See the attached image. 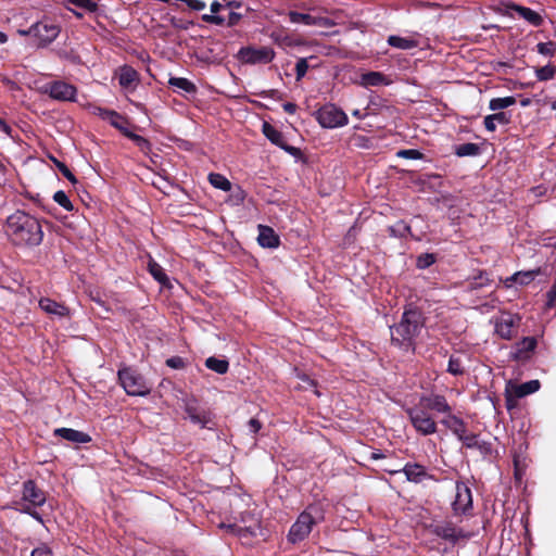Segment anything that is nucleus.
<instances>
[{"label": "nucleus", "instance_id": "nucleus-58", "mask_svg": "<svg viewBox=\"0 0 556 556\" xmlns=\"http://www.w3.org/2000/svg\"><path fill=\"white\" fill-rule=\"evenodd\" d=\"M486 282H488V278L481 274L479 277L475 278V282L472 283V287L473 288L482 287V286L486 285Z\"/></svg>", "mask_w": 556, "mask_h": 556}, {"label": "nucleus", "instance_id": "nucleus-2", "mask_svg": "<svg viewBox=\"0 0 556 556\" xmlns=\"http://www.w3.org/2000/svg\"><path fill=\"white\" fill-rule=\"evenodd\" d=\"M425 326L422 313L416 307L405 308L400 323L391 327V340L394 344L409 350L414 345V339Z\"/></svg>", "mask_w": 556, "mask_h": 556}, {"label": "nucleus", "instance_id": "nucleus-26", "mask_svg": "<svg viewBox=\"0 0 556 556\" xmlns=\"http://www.w3.org/2000/svg\"><path fill=\"white\" fill-rule=\"evenodd\" d=\"M539 274L538 270L517 271L514 275L505 278L503 281L506 288L513 287L515 283L525 286L529 285L535 276Z\"/></svg>", "mask_w": 556, "mask_h": 556}, {"label": "nucleus", "instance_id": "nucleus-41", "mask_svg": "<svg viewBox=\"0 0 556 556\" xmlns=\"http://www.w3.org/2000/svg\"><path fill=\"white\" fill-rule=\"evenodd\" d=\"M53 200L60 205L62 206L64 210L71 212L73 211L74 206L70 200V198L67 197V194L62 191V190H59L54 193L53 195Z\"/></svg>", "mask_w": 556, "mask_h": 556}, {"label": "nucleus", "instance_id": "nucleus-37", "mask_svg": "<svg viewBox=\"0 0 556 556\" xmlns=\"http://www.w3.org/2000/svg\"><path fill=\"white\" fill-rule=\"evenodd\" d=\"M222 8V4L217 1H214L211 4V12L213 14H204L202 16V20L206 23L215 24V25H223L226 21L222 16L215 15Z\"/></svg>", "mask_w": 556, "mask_h": 556}, {"label": "nucleus", "instance_id": "nucleus-9", "mask_svg": "<svg viewBox=\"0 0 556 556\" xmlns=\"http://www.w3.org/2000/svg\"><path fill=\"white\" fill-rule=\"evenodd\" d=\"M288 16L290 22L293 24H304L307 26H317L324 28L334 26V22L325 16H316L307 13H300L296 11H290Z\"/></svg>", "mask_w": 556, "mask_h": 556}, {"label": "nucleus", "instance_id": "nucleus-45", "mask_svg": "<svg viewBox=\"0 0 556 556\" xmlns=\"http://www.w3.org/2000/svg\"><path fill=\"white\" fill-rule=\"evenodd\" d=\"M308 70V59L301 58L295 65L296 71V80H301L307 73Z\"/></svg>", "mask_w": 556, "mask_h": 556}, {"label": "nucleus", "instance_id": "nucleus-1", "mask_svg": "<svg viewBox=\"0 0 556 556\" xmlns=\"http://www.w3.org/2000/svg\"><path fill=\"white\" fill-rule=\"evenodd\" d=\"M4 231L9 240L16 247H37L43 239L40 222L24 211H15L8 216Z\"/></svg>", "mask_w": 556, "mask_h": 556}, {"label": "nucleus", "instance_id": "nucleus-44", "mask_svg": "<svg viewBox=\"0 0 556 556\" xmlns=\"http://www.w3.org/2000/svg\"><path fill=\"white\" fill-rule=\"evenodd\" d=\"M68 3L88 12H94L98 8L93 0H67Z\"/></svg>", "mask_w": 556, "mask_h": 556}, {"label": "nucleus", "instance_id": "nucleus-31", "mask_svg": "<svg viewBox=\"0 0 556 556\" xmlns=\"http://www.w3.org/2000/svg\"><path fill=\"white\" fill-rule=\"evenodd\" d=\"M168 84L174 89L186 92V93H193L197 91L195 85L193 83H191L189 79L184 78V77H170L168 80Z\"/></svg>", "mask_w": 556, "mask_h": 556}, {"label": "nucleus", "instance_id": "nucleus-33", "mask_svg": "<svg viewBox=\"0 0 556 556\" xmlns=\"http://www.w3.org/2000/svg\"><path fill=\"white\" fill-rule=\"evenodd\" d=\"M205 366L219 375L226 374L229 369V363L227 359L217 358L214 356L207 357L205 359Z\"/></svg>", "mask_w": 556, "mask_h": 556}, {"label": "nucleus", "instance_id": "nucleus-43", "mask_svg": "<svg viewBox=\"0 0 556 556\" xmlns=\"http://www.w3.org/2000/svg\"><path fill=\"white\" fill-rule=\"evenodd\" d=\"M536 51L545 56H553L556 53V43L554 41L539 42Z\"/></svg>", "mask_w": 556, "mask_h": 556}, {"label": "nucleus", "instance_id": "nucleus-64", "mask_svg": "<svg viewBox=\"0 0 556 556\" xmlns=\"http://www.w3.org/2000/svg\"><path fill=\"white\" fill-rule=\"evenodd\" d=\"M0 130L5 134H9L11 130L10 126L2 118H0Z\"/></svg>", "mask_w": 556, "mask_h": 556}, {"label": "nucleus", "instance_id": "nucleus-36", "mask_svg": "<svg viewBox=\"0 0 556 556\" xmlns=\"http://www.w3.org/2000/svg\"><path fill=\"white\" fill-rule=\"evenodd\" d=\"M480 152V148L477 143H463L455 148V153L457 156H475L478 155Z\"/></svg>", "mask_w": 556, "mask_h": 556}, {"label": "nucleus", "instance_id": "nucleus-14", "mask_svg": "<svg viewBox=\"0 0 556 556\" xmlns=\"http://www.w3.org/2000/svg\"><path fill=\"white\" fill-rule=\"evenodd\" d=\"M419 402L428 409L433 410L438 414L447 416L452 413V407L447 403L446 399L440 394L422 395Z\"/></svg>", "mask_w": 556, "mask_h": 556}, {"label": "nucleus", "instance_id": "nucleus-53", "mask_svg": "<svg viewBox=\"0 0 556 556\" xmlns=\"http://www.w3.org/2000/svg\"><path fill=\"white\" fill-rule=\"evenodd\" d=\"M58 168L66 177L72 184H76L77 179L74 174L68 169V167L63 163H58Z\"/></svg>", "mask_w": 556, "mask_h": 556}, {"label": "nucleus", "instance_id": "nucleus-51", "mask_svg": "<svg viewBox=\"0 0 556 556\" xmlns=\"http://www.w3.org/2000/svg\"><path fill=\"white\" fill-rule=\"evenodd\" d=\"M435 258L433 254H424L420 255L417 260V266L419 268H426L434 263Z\"/></svg>", "mask_w": 556, "mask_h": 556}, {"label": "nucleus", "instance_id": "nucleus-59", "mask_svg": "<svg viewBox=\"0 0 556 556\" xmlns=\"http://www.w3.org/2000/svg\"><path fill=\"white\" fill-rule=\"evenodd\" d=\"M283 110L289 113V114H293L295 113L296 111V105L292 102H287L282 105Z\"/></svg>", "mask_w": 556, "mask_h": 556}, {"label": "nucleus", "instance_id": "nucleus-6", "mask_svg": "<svg viewBox=\"0 0 556 556\" xmlns=\"http://www.w3.org/2000/svg\"><path fill=\"white\" fill-rule=\"evenodd\" d=\"M316 118L324 128H337L348 124V115L334 104H326L316 112Z\"/></svg>", "mask_w": 556, "mask_h": 556}, {"label": "nucleus", "instance_id": "nucleus-20", "mask_svg": "<svg viewBox=\"0 0 556 556\" xmlns=\"http://www.w3.org/2000/svg\"><path fill=\"white\" fill-rule=\"evenodd\" d=\"M402 471L404 472L406 479L414 483H420L431 478L427 469L422 465L416 463L406 464Z\"/></svg>", "mask_w": 556, "mask_h": 556}, {"label": "nucleus", "instance_id": "nucleus-32", "mask_svg": "<svg viewBox=\"0 0 556 556\" xmlns=\"http://www.w3.org/2000/svg\"><path fill=\"white\" fill-rule=\"evenodd\" d=\"M388 43L391 47H394V48H397L401 50H409V49L416 48L418 46V42L415 39L400 37V36H395V35H392L388 38Z\"/></svg>", "mask_w": 556, "mask_h": 556}, {"label": "nucleus", "instance_id": "nucleus-57", "mask_svg": "<svg viewBox=\"0 0 556 556\" xmlns=\"http://www.w3.org/2000/svg\"><path fill=\"white\" fill-rule=\"evenodd\" d=\"M249 428L251 432L256 433L261 429V422L257 419L252 418L249 421Z\"/></svg>", "mask_w": 556, "mask_h": 556}, {"label": "nucleus", "instance_id": "nucleus-63", "mask_svg": "<svg viewBox=\"0 0 556 556\" xmlns=\"http://www.w3.org/2000/svg\"><path fill=\"white\" fill-rule=\"evenodd\" d=\"M24 511L28 513L31 517H34L36 520L42 522L41 516L37 511H30V507H27L24 509Z\"/></svg>", "mask_w": 556, "mask_h": 556}, {"label": "nucleus", "instance_id": "nucleus-56", "mask_svg": "<svg viewBox=\"0 0 556 556\" xmlns=\"http://www.w3.org/2000/svg\"><path fill=\"white\" fill-rule=\"evenodd\" d=\"M241 18V14L239 13H236V12H231L228 16V20H227V25L228 26H235L238 24V22L240 21Z\"/></svg>", "mask_w": 556, "mask_h": 556}, {"label": "nucleus", "instance_id": "nucleus-17", "mask_svg": "<svg viewBox=\"0 0 556 556\" xmlns=\"http://www.w3.org/2000/svg\"><path fill=\"white\" fill-rule=\"evenodd\" d=\"M262 130L264 136L275 146L283 149L290 154H295L298 151L296 148L288 146L285 139V136L281 131L276 129L274 126H271L269 123L264 122L262 126Z\"/></svg>", "mask_w": 556, "mask_h": 556}, {"label": "nucleus", "instance_id": "nucleus-62", "mask_svg": "<svg viewBox=\"0 0 556 556\" xmlns=\"http://www.w3.org/2000/svg\"><path fill=\"white\" fill-rule=\"evenodd\" d=\"M18 34L21 36H34L35 37V31H33V26H30L28 29H20Z\"/></svg>", "mask_w": 556, "mask_h": 556}, {"label": "nucleus", "instance_id": "nucleus-10", "mask_svg": "<svg viewBox=\"0 0 556 556\" xmlns=\"http://www.w3.org/2000/svg\"><path fill=\"white\" fill-rule=\"evenodd\" d=\"M519 317L510 313H502L494 319L495 332L505 340L514 336V328L519 324Z\"/></svg>", "mask_w": 556, "mask_h": 556}, {"label": "nucleus", "instance_id": "nucleus-16", "mask_svg": "<svg viewBox=\"0 0 556 556\" xmlns=\"http://www.w3.org/2000/svg\"><path fill=\"white\" fill-rule=\"evenodd\" d=\"M185 412L188 418L195 425L202 428L206 427L210 422V416L204 410L199 409L197 401L193 397H187L184 400Z\"/></svg>", "mask_w": 556, "mask_h": 556}, {"label": "nucleus", "instance_id": "nucleus-48", "mask_svg": "<svg viewBox=\"0 0 556 556\" xmlns=\"http://www.w3.org/2000/svg\"><path fill=\"white\" fill-rule=\"evenodd\" d=\"M397 156L404 159L419 160L422 157V154L418 150L408 149L399 151Z\"/></svg>", "mask_w": 556, "mask_h": 556}, {"label": "nucleus", "instance_id": "nucleus-54", "mask_svg": "<svg viewBox=\"0 0 556 556\" xmlns=\"http://www.w3.org/2000/svg\"><path fill=\"white\" fill-rule=\"evenodd\" d=\"M184 2L194 11H202L206 7L205 2L202 0H184Z\"/></svg>", "mask_w": 556, "mask_h": 556}, {"label": "nucleus", "instance_id": "nucleus-18", "mask_svg": "<svg viewBox=\"0 0 556 556\" xmlns=\"http://www.w3.org/2000/svg\"><path fill=\"white\" fill-rule=\"evenodd\" d=\"M23 501L27 502L33 507H37L45 504L46 496L33 480H28L23 484Z\"/></svg>", "mask_w": 556, "mask_h": 556}, {"label": "nucleus", "instance_id": "nucleus-52", "mask_svg": "<svg viewBox=\"0 0 556 556\" xmlns=\"http://www.w3.org/2000/svg\"><path fill=\"white\" fill-rule=\"evenodd\" d=\"M391 231L403 237L410 231V228L405 223L400 222L395 226L391 227Z\"/></svg>", "mask_w": 556, "mask_h": 556}, {"label": "nucleus", "instance_id": "nucleus-15", "mask_svg": "<svg viewBox=\"0 0 556 556\" xmlns=\"http://www.w3.org/2000/svg\"><path fill=\"white\" fill-rule=\"evenodd\" d=\"M48 93L51 98L59 101H74L77 90L71 84L54 81L48 87Z\"/></svg>", "mask_w": 556, "mask_h": 556}, {"label": "nucleus", "instance_id": "nucleus-46", "mask_svg": "<svg viewBox=\"0 0 556 556\" xmlns=\"http://www.w3.org/2000/svg\"><path fill=\"white\" fill-rule=\"evenodd\" d=\"M458 440L462 441L467 447H475L478 445V438L476 434L467 433V430L458 437Z\"/></svg>", "mask_w": 556, "mask_h": 556}, {"label": "nucleus", "instance_id": "nucleus-23", "mask_svg": "<svg viewBox=\"0 0 556 556\" xmlns=\"http://www.w3.org/2000/svg\"><path fill=\"white\" fill-rule=\"evenodd\" d=\"M98 112L103 119L108 121L113 127L121 130L125 136L126 132H130L127 128V121L117 112L104 109H98Z\"/></svg>", "mask_w": 556, "mask_h": 556}, {"label": "nucleus", "instance_id": "nucleus-49", "mask_svg": "<svg viewBox=\"0 0 556 556\" xmlns=\"http://www.w3.org/2000/svg\"><path fill=\"white\" fill-rule=\"evenodd\" d=\"M166 365L173 369H182L186 366V362L180 356H173L166 361Z\"/></svg>", "mask_w": 556, "mask_h": 556}, {"label": "nucleus", "instance_id": "nucleus-21", "mask_svg": "<svg viewBox=\"0 0 556 556\" xmlns=\"http://www.w3.org/2000/svg\"><path fill=\"white\" fill-rule=\"evenodd\" d=\"M54 435L73 443L84 444L91 441V437L88 433L72 428H56L54 430Z\"/></svg>", "mask_w": 556, "mask_h": 556}, {"label": "nucleus", "instance_id": "nucleus-47", "mask_svg": "<svg viewBox=\"0 0 556 556\" xmlns=\"http://www.w3.org/2000/svg\"><path fill=\"white\" fill-rule=\"evenodd\" d=\"M30 556H54L52 549L45 543L34 548Z\"/></svg>", "mask_w": 556, "mask_h": 556}, {"label": "nucleus", "instance_id": "nucleus-7", "mask_svg": "<svg viewBox=\"0 0 556 556\" xmlns=\"http://www.w3.org/2000/svg\"><path fill=\"white\" fill-rule=\"evenodd\" d=\"M427 530L431 534H434L451 543H456L459 540L468 539L470 536L469 533L447 521L431 523L427 527Z\"/></svg>", "mask_w": 556, "mask_h": 556}, {"label": "nucleus", "instance_id": "nucleus-22", "mask_svg": "<svg viewBox=\"0 0 556 556\" xmlns=\"http://www.w3.org/2000/svg\"><path fill=\"white\" fill-rule=\"evenodd\" d=\"M39 306L45 313L56 316L59 318L70 316V309L65 305L58 303L49 298H42L39 301Z\"/></svg>", "mask_w": 556, "mask_h": 556}, {"label": "nucleus", "instance_id": "nucleus-25", "mask_svg": "<svg viewBox=\"0 0 556 556\" xmlns=\"http://www.w3.org/2000/svg\"><path fill=\"white\" fill-rule=\"evenodd\" d=\"M535 346L536 340L533 337H526L516 344L513 357L515 359H526L529 357V353L532 352Z\"/></svg>", "mask_w": 556, "mask_h": 556}, {"label": "nucleus", "instance_id": "nucleus-38", "mask_svg": "<svg viewBox=\"0 0 556 556\" xmlns=\"http://www.w3.org/2000/svg\"><path fill=\"white\" fill-rule=\"evenodd\" d=\"M384 83V76L378 72H369L362 75V85L365 87L379 86Z\"/></svg>", "mask_w": 556, "mask_h": 556}, {"label": "nucleus", "instance_id": "nucleus-12", "mask_svg": "<svg viewBox=\"0 0 556 556\" xmlns=\"http://www.w3.org/2000/svg\"><path fill=\"white\" fill-rule=\"evenodd\" d=\"M472 506V496L469 486L464 482L456 483V495L453 509L456 514H465Z\"/></svg>", "mask_w": 556, "mask_h": 556}, {"label": "nucleus", "instance_id": "nucleus-8", "mask_svg": "<svg viewBox=\"0 0 556 556\" xmlns=\"http://www.w3.org/2000/svg\"><path fill=\"white\" fill-rule=\"evenodd\" d=\"M239 56L247 63H269L275 58V52L270 48H242L239 51Z\"/></svg>", "mask_w": 556, "mask_h": 556}, {"label": "nucleus", "instance_id": "nucleus-34", "mask_svg": "<svg viewBox=\"0 0 556 556\" xmlns=\"http://www.w3.org/2000/svg\"><path fill=\"white\" fill-rule=\"evenodd\" d=\"M207 178H208L210 184L214 188L223 190V191L231 190V182L224 175L218 174V173H211Z\"/></svg>", "mask_w": 556, "mask_h": 556}, {"label": "nucleus", "instance_id": "nucleus-3", "mask_svg": "<svg viewBox=\"0 0 556 556\" xmlns=\"http://www.w3.org/2000/svg\"><path fill=\"white\" fill-rule=\"evenodd\" d=\"M325 520V506L321 503L308 505L296 518L288 533V541L292 544L304 541L313 528Z\"/></svg>", "mask_w": 556, "mask_h": 556}, {"label": "nucleus", "instance_id": "nucleus-28", "mask_svg": "<svg viewBox=\"0 0 556 556\" xmlns=\"http://www.w3.org/2000/svg\"><path fill=\"white\" fill-rule=\"evenodd\" d=\"M441 422L448 428L457 438L464 434L466 426L464 421L452 413L444 416Z\"/></svg>", "mask_w": 556, "mask_h": 556}, {"label": "nucleus", "instance_id": "nucleus-5", "mask_svg": "<svg viewBox=\"0 0 556 556\" xmlns=\"http://www.w3.org/2000/svg\"><path fill=\"white\" fill-rule=\"evenodd\" d=\"M118 379L127 394L132 396H143L150 392V388L144 379L131 368L118 370Z\"/></svg>", "mask_w": 556, "mask_h": 556}, {"label": "nucleus", "instance_id": "nucleus-40", "mask_svg": "<svg viewBox=\"0 0 556 556\" xmlns=\"http://www.w3.org/2000/svg\"><path fill=\"white\" fill-rule=\"evenodd\" d=\"M447 371L453 376L464 374V367L459 357L452 355L448 359Z\"/></svg>", "mask_w": 556, "mask_h": 556}, {"label": "nucleus", "instance_id": "nucleus-42", "mask_svg": "<svg viewBox=\"0 0 556 556\" xmlns=\"http://www.w3.org/2000/svg\"><path fill=\"white\" fill-rule=\"evenodd\" d=\"M126 137L131 139L142 152L147 153L148 151H150V142L142 136H139L130 131L126 132Z\"/></svg>", "mask_w": 556, "mask_h": 556}, {"label": "nucleus", "instance_id": "nucleus-29", "mask_svg": "<svg viewBox=\"0 0 556 556\" xmlns=\"http://www.w3.org/2000/svg\"><path fill=\"white\" fill-rule=\"evenodd\" d=\"M509 123V117L504 112H497L491 115H488L483 119V125L488 131H494L496 129L497 124L506 125Z\"/></svg>", "mask_w": 556, "mask_h": 556}, {"label": "nucleus", "instance_id": "nucleus-30", "mask_svg": "<svg viewBox=\"0 0 556 556\" xmlns=\"http://www.w3.org/2000/svg\"><path fill=\"white\" fill-rule=\"evenodd\" d=\"M148 270L160 285H168L169 280L163 267L151 257L148 262Z\"/></svg>", "mask_w": 556, "mask_h": 556}, {"label": "nucleus", "instance_id": "nucleus-60", "mask_svg": "<svg viewBox=\"0 0 556 556\" xmlns=\"http://www.w3.org/2000/svg\"><path fill=\"white\" fill-rule=\"evenodd\" d=\"M383 457H384V455L380 451H374V452L370 453L369 459L378 460V459H381Z\"/></svg>", "mask_w": 556, "mask_h": 556}, {"label": "nucleus", "instance_id": "nucleus-24", "mask_svg": "<svg viewBox=\"0 0 556 556\" xmlns=\"http://www.w3.org/2000/svg\"><path fill=\"white\" fill-rule=\"evenodd\" d=\"M257 241L263 248H277L279 245V237L275 230L268 226H258Z\"/></svg>", "mask_w": 556, "mask_h": 556}, {"label": "nucleus", "instance_id": "nucleus-35", "mask_svg": "<svg viewBox=\"0 0 556 556\" xmlns=\"http://www.w3.org/2000/svg\"><path fill=\"white\" fill-rule=\"evenodd\" d=\"M516 103V98L513 96L504 97V98H493L489 102V109L491 111H501L506 108H509Z\"/></svg>", "mask_w": 556, "mask_h": 556}, {"label": "nucleus", "instance_id": "nucleus-50", "mask_svg": "<svg viewBox=\"0 0 556 556\" xmlns=\"http://www.w3.org/2000/svg\"><path fill=\"white\" fill-rule=\"evenodd\" d=\"M504 395H505V405H506V408L508 410H511L514 408H516L517 406V400L519 397H517L516 395H513L511 392H508V389L505 388V392H504Z\"/></svg>", "mask_w": 556, "mask_h": 556}, {"label": "nucleus", "instance_id": "nucleus-39", "mask_svg": "<svg viewBox=\"0 0 556 556\" xmlns=\"http://www.w3.org/2000/svg\"><path fill=\"white\" fill-rule=\"evenodd\" d=\"M556 75V67L547 64L535 70V77L540 81L553 79Z\"/></svg>", "mask_w": 556, "mask_h": 556}, {"label": "nucleus", "instance_id": "nucleus-13", "mask_svg": "<svg viewBox=\"0 0 556 556\" xmlns=\"http://www.w3.org/2000/svg\"><path fill=\"white\" fill-rule=\"evenodd\" d=\"M504 7L507 10L508 14L509 11H514L532 26L539 27L544 22L543 16L530 8L519 5L511 1L505 2Z\"/></svg>", "mask_w": 556, "mask_h": 556}, {"label": "nucleus", "instance_id": "nucleus-27", "mask_svg": "<svg viewBox=\"0 0 556 556\" xmlns=\"http://www.w3.org/2000/svg\"><path fill=\"white\" fill-rule=\"evenodd\" d=\"M138 73L130 66H123L119 70L118 81L125 89H132L138 81Z\"/></svg>", "mask_w": 556, "mask_h": 556}, {"label": "nucleus", "instance_id": "nucleus-55", "mask_svg": "<svg viewBox=\"0 0 556 556\" xmlns=\"http://www.w3.org/2000/svg\"><path fill=\"white\" fill-rule=\"evenodd\" d=\"M546 305L548 307H553L556 305V279L549 291L547 292V302Z\"/></svg>", "mask_w": 556, "mask_h": 556}, {"label": "nucleus", "instance_id": "nucleus-4", "mask_svg": "<svg viewBox=\"0 0 556 556\" xmlns=\"http://www.w3.org/2000/svg\"><path fill=\"white\" fill-rule=\"evenodd\" d=\"M408 418L414 429L421 435H430L437 432V422L429 410L418 401L413 407L406 408Z\"/></svg>", "mask_w": 556, "mask_h": 556}, {"label": "nucleus", "instance_id": "nucleus-11", "mask_svg": "<svg viewBox=\"0 0 556 556\" xmlns=\"http://www.w3.org/2000/svg\"><path fill=\"white\" fill-rule=\"evenodd\" d=\"M33 31L40 46L51 43L60 34V28L53 23L38 22L33 25Z\"/></svg>", "mask_w": 556, "mask_h": 556}, {"label": "nucleus", "instance_id": "nucleus-19", "mask_svg": "<svg viewBox=\"0 0 556 556\" xmlns=\"http://www.w3.org/2000/svg\"><path fill=\"white\" fill-rule=\"evenodd\" d=\"M540 381L539 380H530L521 384H517L514 381L509 380L506 383V387L508 389V392H511L513 395H516L517 397H525L527 395H530L532 393H535L540 389Z\"/></svg>", "mask_w": 556, "mask_h": 556}, {"label": "nucleus", "instance_id": "nucleus-61", "mask_svg": "<svg viewBox=\"0 0 556 556\" xmlns=\"http://www.w3.org/2000/svg\"><path fill=\"white\" fill-rule=\"evenodd\" d=\"M299 378L309 387H315V382L309 379L306 375H299Z\"/></svg>", "mask_w": 556, "mask_h": 556}]
</instances>
